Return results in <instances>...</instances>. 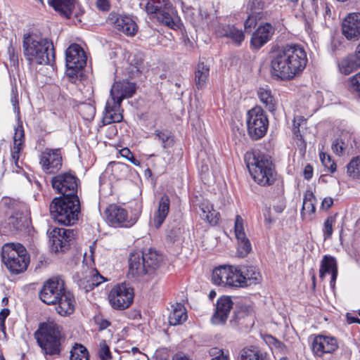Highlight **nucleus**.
<instances>
[{
	"label": "nucleus",
	"instance_id": "nucleus-53",
	"mask_svg": "<svg viewBox=\"0 0 360 360\" xmlns=\"http://www.w3.org/2000/svg\"><path fill=\"white\" fill-rule=\"evenodd\" d=\"M351 88L355 91L360 97V72L356 74L350 79Z\"/></svg>",
	"mask_w": 360,
	"mask_h": 360
},
{
	"label": "nucleus",
	"instance_id": "nucleus-25",
	"mask_svg": "<svg viewBox=\"0 0 360 360\" xmlns=\"http://www.w3.org/2000/svg\"><path fill=\"white\" fill-rule=\"evenodd\" d=\"M170 200L167 195L161 197L158 208L155 212L153 218L151 221V224L158 229L165 221L169 211Z\"/></svg>",
	"mask_w": 360,
	"mask_h": 360
},
{
	"label": "nucleus",
	"instance_id": "nucleus-24",
	"mask_svg": "<svg viewBox=\"0 0 360 360\" xmlns=\"http://www.w3.org/2000/svg\"><path fill=\"white\" fill-rule=\"evenodd\" d=\"M129 274L133 277H139L148 274V269H146L143 264L141 252H136L130 254Z\"/></svg>",
	"mask_w": 360,
	"mask_h": 360
},
{
	"label": "nucleus",
	"instance_id": "nucleus-51",
	"mask_svg": "<svg viewBox=\"0 0 360 360\" xmlns=\"http://www.w3.org/2000/svg\"><path fill=\"white\" fill-rule=\"evenodd\" d=\"M91 282L90 276L86 275L84 278H80L78 281V285L80 288L84 290L85 292H89L94 288V286H91Z\"/></svg>",
	"mask_w": 360,
	"mask_h": 360
},
{
	"label": "nucleus",
	"instance_id": "nucleus-13",
	"mask_svg": "<svg viewBox=\"0 0 360 360\" xmlns=\"http://www.w3.org/2000/svg\"><path fill=\"white\" fill-rule=\"evenodd\" d=\"M50 248L54 252H62L67 250L70 241L74 238V231L63 228H54L49 232Z\"/></svg>",
	"mask_w": 360,
	"mask_h": 360
},
{
	"label": "nucleus",
	"instance_id": "nucleus-48",
	"mask_svg": "<svg viewBox=\"0 0 360 360\" xmlns=\"http://www.w3.org/2000/svg\"><path fill=\"white\" fill-rule=\"evenodd\" d=\"M320 160L323 164V165L331 173H333L336 171V164L331 159V157L329 155H327L324 153H321L319 155Z\"/></svg>",
	"mask_w": 360,
	"mask_h": 360
},
{
	"label": "nucleus",
	"instance_id": "nucleus-27",
	"mask_svg": "<svg viewBox=\"0 0 360 360\" xmlns=\"http://www.w3.org/2000/svg\"><path fill=\"white\" fill-rule=\"evenodd\" d=\"M233 266L223 265L214 269L212 281L217 285L228 286Z\"/></svg>",
	"mask_w": 360,
	"mask_h": 360
},
{
	"label": "nucleus",
	"instance_id": "nucleus-26",
	"mask_svg": "<svg viewBox=\"0 0 360 360\" xmlns=\"http://www.w3.org/2000/svg\"><path fill=\"white\" fill-rule=\"evenodd\" d=\"M353 141L349 134H342L333 141L331 148L338 155H343L345 153H349L353 148Z\"/></svg>",
	"mask_w": 360,
	"mask_h": 360
},
{
	"label": "nucleus",
	"instance_id": "nucleus-40",
	"mask_svg": "<svg viewBox=\"0 0 360 360\" xmlns=\"http://www.w3.org/2000/svg\"><path fill=\"white\" fill-rule=\"evenodd\" d=\"M115 178L120 179L125 177L129 172V167L125 163L112 162L108 165Z\"/></svg>",
	"mask_w": 360,
	"mask_h": 360
},
{
	"label": "nucleus",
	"instance_id": "nucleus-46",
	"mask_svg": "<svg viewBox=\"0 0 360 360\" xmlns=\"http://www.w3.org/2000/svg\"><path fill=\"white\" fill-rule=\"evenodd\" d=\"M154 139L161 142L164 148H166L169 145V141L171 138V134L166 130H155L154 132Z\"/></svg>",
	"mask_w": 360,
	"mask_h": 360
},
{
	"label": "nucleus",
	"instance_id": "nucleus-57",
	"mask_svg": "<svg viewBox=\"0 0 360 360\" xmlns=\"http://www.w3.org/2000/svg\"><path fill=\"white\" fill-rule=\"evenodd\" d=\"M96 7L102 11H108L110 8V4L108 0H96Z\"/></svg>",
	"mask_w": 360,
	"mask_h": 360
},
{
	"label": "nucleus",
	"instance_id": "nucleus-18",
	"mask_svg": "<svg viewBox=\"0 0 360 360\" xmlns=\"http://www.w3.org/2000/svg\"><path fill=\"white\" fill-rule=\"evenodd\" d=\"M342 34L350 41L360 39V13H349L345 18L342 24Z\"/></svg>",
	"mask_w": 360,
	"mask_h": 360
},
{
	"label": "nucleus",
	"instance_id": "nucleus-29",
	"mask_svg": "<svg viewBox=\"0 0 360 360\" xmlns=\"http://www.w3.org/2000/svg\"><path fill=\"white\" fill-rule=\"evenodd\" d=\"M316 199L311 191H307L304 195L301 214L304 219L311 220L316 212Z\"/></svg>",
	"mask_w": 360,
	"mask_h": 360
},
{
	"label": "nucleus",
	"instance_id": "nucleus-49",
	"mask_svg": "<svg viewBox=\"0 0 360 360\" xmlns=\"http://www.w3.org/2000/svg\"><path fill=\"white\" fill-rule=\"evenodd\" d=\"M98 354L102 360H109L112 358L109 346L105 340H101L99 342Z\"/></svg>",
	"mask_w": 360,
	"mask_h": 360
},
{
	"label": "nucleus",
	"instance_id": "nucleus-37",
	"mask_svg": "<svg viewBox=\"0 0 360 360\" xmlns=\"http://www.w3.org/2000/svg\"><path fill=\"white\" fill-rule=\"evenodd\" d=\"M257 96L269 111L272 112L275 110V99L271 95V89L267 86L258 89Z\"/></svg>",
	"mask_w": 360,
	"mask_h": 360
},
{
	"label": "nucleus",
	"instance_id": "nucleus-35",
	"mask_svg": "<svg viewBox=\"0 0 360 360\" xmlns=\"http://www.w3.org/2000/svg\"><path fill=\"white\" fill-rule=\"evenodd\" d=\"M210 75V66L199 62L195 71V84L198 89L205 87Z\"/></svg>",
	"mask_w": 360,
	"mask_h": 360
},
{
	"label": "nucleus",
	"instance_id": "nucleus-42",
	"mask_svg": "<svg viewBox=\"0 0 360 360\" xmlns=\"http://www.w3.org/2000/svg\"><path fill=\"white\" fill-rule=\"evenodd\" d=\"M264 3L261 0H250L247 6L248 13L252 14L262 19L263 16L262 10Z\"/></svg>",
	"mask_w": 360,
	"mask_h": 360
},
{
	"label": "nucleus",
	"instance_id": "nucleus-30",
	"mask_svg": "<svg viewBox=\"0 0 360 360\" xmlns=\"http://www.w3.org/2000/svg\"><path fill=\"white\" fill-rule=\"evenodd\" d=\"M217 34L220 37H226L230 38L237 44H240L245 39L244 34L241 30L230 25L219 27L217 30Z\"/></svg>",
	"mask_w": 360,
	"mask_h": 360
},
{
	"label": "nucleus",
	"instance_id": "nucleus-36",
	"mask_svg": "<svg viewBox=\"0 0 360 360\" xmlns=\"http://www.w3.org/2000/svg\"><path fill=\"white\" fill-rule=\"evenodd\" d=\"M75 0H51L50 5L60 15L70 18L75 8Z\"/></svg>",
	"mask_w": 360,
	"mask_h": 360
},
{
	"label": "nucleus",
	"instance_id": "nucleus-5",
	"mask_svg": "<svg viewBox=\"0 0 360 360\" xmlns=\"http://www.w3.org/2000/svg\"><path fill=\"white\" fill-rule=\"evenodd\" d=\"M134 84L123 81L115 82L110 89V98L106 102L103 122L105 124L120 122L123 116L121 112L120 105L124 98H129L135 93Z\"/></svg>",
	"mask_w": 360,
	"mask_h": 360
},
{
	"label": "nucleus",
	"instance_id": "nucleus-28",
	"mask_svg": "<svg viewBox=\"0 0 360 360\" xmlns=\"http://www.w3.org/2000/svg\"><path fill=\"white\" fill-rule=\"evenodd\" d=\"M202 213L201 219L211 225H216L219 221L220 214L213 207V205L207 200H203L200 205Z\"/></svg>",
	"mask_w": 360,
	"mask_h": 360
},
{
	"label": "nucleus",
	"instance_id": "nucleus-44",
	"mask_svg": "<svg viewBox=\"0 0 360 360\" xmlns=\"http://www.w3.org/2000/svg\"><path fill=\"white\" fill-rule=\"evenodd\" d=\"M265 341L268 343L271 349H274L276 352L281 354H286L289 351V348L284 343L276 339L272 335H266Z\"/></svg>",
	"mask_w": 360,
	"mask_h": 360
},
{
	"label": "nucleus",
	"instance_id": "nucleus-47",
	"mask_svg": "<svg viewBox=\"0 0 360 360\" xmlns=\"http://www.w3.org/2000/svg\"><path fill=\"white\" fill-rule=\"evenodd\" d=\"M335 223V217L333 216L328 217L323 223V233L324 240L328 239L333 234V226Z\"/></svg>",
	"mask_w": 360,
	"mask_h": 360
},
{
	"label": "nucleus",
	"instance_id": "nucleus-12",
	"mask_svg": "<svg viewBox=\"0 0 360 360\" xmlns=\"http://www.w3.org/2000/svg\"><path fill=\"white\" fill-rule=\"evenodd\" d=\"M134 295L133 288L129 284L122 283L111 289L108 300L112 308L123 310L131 304Z\"/></svg>",
	"mask_w": 360,
	"mask_h": 360
},
{
	"label": "nucleus",
	"instance_id": "nucleus-21",
	"mask_svg": "<svg viewBox=\"0 0 360 360\" xmlns=\"http://www.w3.org/2000/svg\"><path fill=\"white\" fill-rule=\"evenodd\" d=\"M312 351L319 356L326 353H333L338 347L336 339L332 337L317 335L312 342Z\"/></svg>",
	"mask_w": 360,
	"mask_h": 360
},
{
	"label": "nucleus",
	"instance_id": "nucleus-8",
	"mask_svg": "<svg viewBox=\"0 0 360 360\" xmlns=\"http://www.w3.org/2000/svg\"><path fill=\"white\" fill-rule=\"evenodd\" d=\"M1 259L7 269L18 274L25 271L30 263V256L25 248L20 243H6L1 249Z\"/></svg>",
	"mask_w": 360,
	"mask_h": 360
},
{
	"label": "nucleus",
	"instance_id": "nucleus-32",
	"mask_svg": "<svg viewBox=\"0 0 360 360\" xmlns=\"http://www.w3.org/2000/svg\"><path fill=\"white\" fill-rule=\"evenodd\" d=\"M143 264L146 269H148V274L158 268L162 262V256L157 251L148 250L144 252H141Z\"/></svg>",
	"mask_w": 360,
	"mask_h": 360
},
{
	"label": "nucleus",
	"instance_id": "nucleus-4",
	"mask_svg": "<svg viewBox=\"0 0 360 360\" xmlns=\"http://www.w3.org/2000/svg\"><path fill=\"white\" fill-rule=\"evenodd\" d=\"M244 160L250 176L262 186L273 184L276 173L271 157L259 150L248 151Z\"/></svg>",
	"mask_w": 360,
	"mask_h": 360
},
{
	"label": "nucleus",
	"instance_id": "nucleus-19",
	"mask_svg": "<svg viewBox=\"0 0 360 360\" xmlns=\"http://www.w3.org/2000/svg\"><path fill=\"white\" fill-rule=\"evenodd\" d=\"M107 22L112 25L115 29L129 36H134L137 32V25L134 20L127 15H118L115 13L109 14Z\"/></svg>",
	"mask_w": 360,
	"mask_h": 360
},
{
	"label": "nucleus",
	"instance_id": "nucleus-10",
	"mask_svg": "<svg viewBox=\"0 0 360 360\" xmlns=\"http://www.w3.org/2000/svg\"><path fill=\"white\" fill-rule=\"evenodd\" d=\"M268 119L260 108H252L247 115V127L250 136L255 140L264 136L268 129Z\"/></svg>",
	"mask_w": 360,
	"mask_h": 360
},
{
	"label": "nucleus",
	"instance_id": "nucleus-62",
	"mask_svg": "<svg viewBox=\"0 0 360 360\" xmlns=\"http://www.w3.org/2000/svg\"><path fill=\"white\" fill-rule=\"evenodd\" d=\"M120 155L127 160L129 159V158L132 155V153L128 148H125L120 150Z\"/></svg>",
	"mask_w": 360,
	"mask_h": 360
},
{
	"label": "nucleus",
	"instance_id": "nucleus-45",
	"mask_svg": "<svg viewBox=\"0 0 360 360\" xmlns=\"http://www.w3.org/2000/svg\"><path fill=\"white\" fill-rule=\"evenodd\" d=\"M79 112L83 119L86 120H91L94 117L96 109L89 103H83L79 107Z\"/></svg>",
	"mask_w": 360,
	"mask_h": 360
},
{
	"label": "nucleus",
	"instance_id": "nucleus-58",
	"mask_svg": "<svg viewBox=\"0 0 360 360\" xmlns=\"http://www.w3.org/2000/svg\"><path fill=\"white\" fill-rule=\"evenodd\" d=\"M11 102L13 106L14 112L18 113L20 111L18 107V94L13 90V89H12V97L11 99Z\"/></svg>",
	"mask_w": 360,
	"mask_h": 360
},
{
	"label": "nucleus",
	"instance_id": "nucleus-23",
	"mask_svg": "<svg viewBox=\"0 0 360 360\" xmlns=\"http://www.w3.org/2000/svg\"><path fill=\"white\" fill-rule=\"evenodd\" d=\"M274 33V28L270 23L260 25L253 33L251 45L258 49L267 43Z\"/></svg>",
	"mask_w": 360,
	"mask_h": 360
},
{
	"label": "nucleus",
	"instance_id": "nucleus-6",
	"mask_svg": "<svg viewBox=\"0 0 360 360\" xmlns=\"http://www.w3.org/2000/svg\"><path fill=\"white\" fill-rule=\"evenodd\" d=\"M34 337L45 355L58 354L60 352V340L63 327L56 321L48 319L39 323Z\"/></svg>",
	"mask_w": 360,
	"mask_h": 360
},
{
	"label": "nucleus",
	"instance_id": "nucleus-63",
	"mask_svg": "<svg viewBox=\"0 0 360 360\" xmlns=\"http://www.w3.org/2000/svg\"><path fill=\"white\" fill-rule=\"evenodd\" d=\"M220 354L217 356L212 358L211 360H229V356L225 354L224 352L220 351Z\"/></svg>",
	"mask_w": 360,
	"mask_h": 360
},
{
	"label": "nucleus",
	"instance_id": "nucleus-7",
	"mask_svg": "<svg viewBox=\"0 0 360 360\" xmlns=\"http://www.w3.org/2000/svg\"><path fill=\"white\" fill-rule=\"evenodd\" d=\"M80 211L78 198H56L50 205L52 218L59 224L70 226L78 220Z\"/></svg>",
	"mask_w": 360,
	"mask_h": 360
},
{
	"label": "nucleus",
	"instance_id": "nucleus-64",
	"mask_svg": "<svg viewBox=\"0 0 360 360\" xmlns=\"http://www.w3.org/2000/svg\"><path fill=\"white\" fill-rule=\"evenodd\" d=\"M172 360H190L188 356L183 353H178L175 354Z\"/></svg>",
	"mask_w": 360,
	"mask_h": 360
},
{
	"label": "nucleus",
	"instance_id": "nucleus-16",
	"mask_svg": "<svg viewBox=\"0 0 360 360\" xmlns=\"http://www.w3.org/2000/svg\"><path fill=\"white\" fill-rule=\"evenodd\" d=\"M60 148H46L39 155V164L46 173H54L62 167Z\"/></svg>",
	"mask_w": 360,
	"mask_h": 360
},
{
	"label": "nucleus",
	"instance_id": "nucleus-61",
	"mask_svg": "<svg viewBox=\"0 0 360 360\" xmlns=\"http://www.w3.org/2000/svg\"><path fill=\"white\" fill-rule=\"evenodd\" d=\"M303 174L306 179H310L313 176V167L310 165H306L303 171Z\"/></svg>",
	"mask_w": 360,
	"mask_h": 360
},
{
	"label": "nucleus",
	"instance_id": "nucleus-20",
	"mask_svg": "<svg viewBox=\"0 0 360 360\" xmlns=\"http://www.w3.org/2000/svg\"><path fill=\"white\" fill-rule=\"evenodd\" d=\"M233 302L230 296L223 295L218 298L212 322L215 325L224 324L233 308Z\"/></svg>",
	"mask_w": 360,
	"mask_h": 360
},
{
	"label": "nucleus",
	"instance_id": "nucleus-14",
	"mask_svg": "<svg viewBox=\"0 0 360 360\" xmlns=\"http://www.w3.org/2000/svg\"><path fill=\"white\" fill-rule=\"evenodd\" d=\"M106 219L115 227L129 228L136 221V219L128 215L127 211L117 205H109L105 210Z\"/></svg>",
	"mask_w": 360,
	"mask_h": 360
},
{
	"label": "nucleus",
	"instance_id": "nucleus-11",
	"mask_svg": "<svg viewBox=\"0 0 360 360\" xmlns=\"http://www.w3.org/2000/svg\"><path fill=\"white\" fill-rule=\"evenodd\" d=\"M79 179L72 174L65 172L58 174L52 178L53 188L62 194V198H78L77 195Z\"/></svg>",
	"mask_w": 360,
	"mask_h": 360
},
{
	"label": "nucleus",
	"instance_id": "nucleus-3",
	"mask_svg": "<svg viewBox=\"0 0 360 360\" xmlns=\"http://www.w3.org/2000/svg\"><path fill=\"white\" fill-rule=\"evenodd\" d=\"M23 53L30 64H52L55 50L51 41L36 34H25L22 40Z\"/></svg>",
	"mask_w": 360,
	"mask_h": 360
},
{
	"label": "nucleus",
	"instance_id": "nucleus-59",
	"mask_svg": "<svg viewBox=\"0 0 360 360\" xmlns=\"http://www.w3.org/2000/svg\"><path fill=\"white\" fill-rule=\"evenodd\" d=\"M9 224L13 226V228L16 230H19L22 227V223L21 220H19L17 217H11L9 218Z\"/></svg>",
	"mask_w": 360,
	"mask_h": 360
},
{
	"label": "nucleus",
	"instance_id": "nucleus-17",
	"mask_svg": "<svg viewBox=\"0 0 360 360\" xmlns=\"http://www.w3.org/2000/svg\"><path fill=\"white\" fill-rule=\"evenodd\" d=\"M235 236L238 242L236 255L238 257H246L252 250V245L244 230V221L240 215H236L234 225Z\"/></svg>",
	"mask_w": 360,
	"mask_h": 360
},
{
	"label": "nucleus",
	"instance_id": "nucleus-31",
	"mask_svg": "<svg viewBox=\"0 0 360 360\" xmlns=\"http://www.w3.org/2000/svg\"><path fill=\"white\" fill-rule=\"evenodd\" d=\"M266 352L255 346L243 348L238 354V360H265Z\"/></svg>",
	"mask_w": 360,
	"mask_h": 360
},
{
	"label": "nucleus",
	"instance_id": "nucleus-1",
	"mask_svg": "<svg viewBox=\"0 0 360 360\" xmlns=\"http://www.w3.org/2000/svg\"><path fill=\"white\" fill-rule=\"evenodd\" d=\"M307 62V53L301 45L287 44L272 52L271 73L276 79L289 81L300 75Z\"/></svg>",
	"mask_w": 360,
	"mask_h": 360
},
{
	"label": "nucleus",
	"instance_id": "nucleus-41",
	"mask_svg": "<svg viewBox=\"0 0 360 360\" xmlns=\"http://www.w3.org/2000/svg\"><path fill=\"white\" fill-rule=\"evenodd\" d=\"M88 350L82 345L75 344L70 352V360H89Z\"/></svg>",
	"mask_w": 360,
	"mask_h": 360
},
{
	"label": "nucleus",
	"instance_id": "nucleus-38",
	"mask_svg": "<svg viewBox=\"0 0 360 360\" xmlns=\"http://www.w3.org/2000/svg\"><path fill=\"white\" fill-rule=\"evenodd\" d=\"M244 277L245 287L261 282L262 276L254 266H247L242 269Z\"/></svg>",
	"mask_w": 360,
	"mask_h": 360
},
{
	"label": "nucleus",
	"instance_id": "nucleus-22",
	"mask_svg": "<svg viewBox=\"0 0 360 360\" xmlns=\"http://www.w3.org/2000/svg\"><path fill=\"white\" fill-rule=\"evenodd\" d=\"M326 274H330V285L334 288L338 276V264L335 258L330 255L323 256L320 264L319 277L323 279Z\"/></svg>",
	"mask_w": 360,
	"mask_h": 360
},
{
	"label": "nucleus",
	"instance_id": "nucleus-54",
	"mask_svg": "<svg viewBox=\"0 0 360 360\" xmlns=\"http://www.w3.org/2000/svg\"><path fill=\"white\" fill-rule=\"evenodd\" d=\"M22 147L20 146H13V148L11 149V157L12 160L14 162L15 167L17 168H20V167L18 165L19 158H20V154L22 150Z\"/></svg>",
	"mask_w": 360,
	"mask_h": 360
},
{
	"label": "nucleus",
	"instance_id": "nucleus-33",
	"mask_svg": "<svg viewBox=\"0 0 360 360\" xmlns=\"http://www.w3.org/2000/svg\"><path fill=\"white\" fill-rule=\"evenodd\" d=\"M360 66V60L356 55H349L342 59L338 63L339 71L345 75H348Z\"/></svg>",
	"mask_w": 360,
	"mask_h": 360
},
{
	"label": "nucleus",
	"instance_id": "nucleus-34",
	"mask_svg": "<svg viewBox=\"0 0 360 360\" xmlns=\"http://www.w3.org/2000/svg\"><path fill=\"white\" fill-rule=\"evenodd\" d=\"M172 311L169 315V323L172 326L183 323L187 319L186 308L181 303H176L172 306Z\"/></svg>",
	"mask_w": 360,
	"mask_h": 360
},
{
	"label": "nucleus",
	"instance_id": "nucleus-55",
	"mask_svg": "<svg viewBox=\"0 0 360 360\" xmlns=\"http://www.w3.org/2000/svg\"><path fill=\"white\" fill-rule=\"evenodd\" d=\"M303 121H304V120L300 117H296L293 120V127H292L293 134L298 139H300V140L302 139V136L300 134V126L301 124V122H303Z\"/></svg>",
	"mask_w": 360,
	"mask_h": 360
},
{
	"label": "nucleus",
	"instance_id": "nucleus-9",
	"mask_svg": "<svg viewBox=\"0 0 360 360\" xmlns=\"http://www.w3.org/2000/svg\"><path fill=\"white\" fill-rule=\"evenodd\" d=\"M145 11L150 18H156L159 22L169 28L173 30L179 28L176 11L169 0L148 1L145 6Z\"/></svg>",
	"mask_w": 360,
	"mask_h": 360
},
{
	"label": "nucleus",
	"instance_id": "nucleus-2",
	"mask_svg": "<svg viewBox=\"0 0 360 360\" xmlns=\"http://www.w3.org/2000/svg\"><path fill=\"white\" fill-rule=\"evenodd\" d=\"M41 300L49 305H55L57 313L66 316L72 314L75 308L73 295L66 290L63 279L54 277L47 280L39 292Z\"/></svg>",
	"mask_w": 360,
	"mask_h": 360
},
{
	"label": "nucleus",
	"instance_id": "nucleus-56",
	"mask_svg": "<svg viewBox=\"0 0 360 360\" xmlns=\"http://www.w3.org/2000/svg\"><path fill=\"white\" fill-rule=\"evenodd\" d=\"M257 20H259L258 17L252 14L248 13V17L244 23L245 29H251L252 27H255L257 24Z\"/></svg>",
	"mask_w": 360,
	"mask_h": 360
},
{
	"label": "nucleus",
	"instance_id": "nucleus-60",
	"mask_svg": "<svg viewBox=\"0 0 360 360\" xmlns=\"http://www.w3.org/2000/svg\"><path fill=\"white\" fill-rule=\"evenodd\" d=\"M333 204V199L330 197L325 198L321 202V208L328 210Z\"/></svg>",
	"mask_w": 360,
	"mask_h": 360
},
{
	"label": "nucleus",
	"instance_id": "nucleus-52",
	"mask_svg": "<svg viewBox=\"0 0 360 360\" xmlns=\"http://www.w3.org/2000/svg\"><path fill=\"white\" fill-rule=\"evenodd\" d=\"M89 276L92 281L91 286H98L104 281V278L96 270L91 271L89 274Z\"/></svg>",
	"mask_w": 360,
	"mask_h": 360
},
{
	"label": "nucleus",
	"instance_id": "nucleus-15",
	"mask_svg": "<svg viewBox=\"0 0 360 360\" xmlns=\"http://www.w3.org/2000/svg\"><path fill=\"white\" fill-rule=\"evenodd\" d=\"M66 66L71 72L70 76L82 69L86 63V56L82 48L77 44H71L65 51Z\"/></svg>",
	"mask_w": 360,
	"mask_h": 360
},
{
	"label": "nucleus",
	"instance_id": "nucleus-43",
	"mask_svg": "<svg viewBox=\"0 0 360 360\" xmlns=\"http://www.w3.org/2000/svg\"><path fill=\"white\" fill-rule=\"evenodd\" d=\"M347 173L352 179H360V156L351 160L347 167Z\"/></svg>",
	"mask_w": 360,
	"mask_h": 360
},
{
	"label": "nucleus",
	"instance_id": "nucleus-50",
	"mask_svg": "<svg viewBox=\"0 0 360 360\" xmlns=\"http://www.w3.org/2000/svg\"><path fill=\"white\" fill-rule=\"evenodd\" d=\"M25 134L22 126H18L15 129V133L13 136V146H24L25 141Z\"/></svg>",
	"mask_w": 360,
	"mask_h": 360
},
{
	"label": "nucleus",
	"instance_id": "nucleus-39",
	"mask_svg": "<svg viewBox=\"0 0 360 360\" xmlns=\"http://www.w3.org/2000/svg\"><path fill=\"white\" fill-rule=\"evenodd\" d=\"M228 286L233 288L245 287L244 277L241 269L233 266Z\"/></svg>",
	"mask_w": 360,
	"mask_h": 360
}]
</instances>
